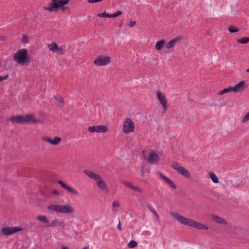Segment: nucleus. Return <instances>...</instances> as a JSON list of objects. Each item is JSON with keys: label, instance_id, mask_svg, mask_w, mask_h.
<instances>
[{"label": "nucleus", "instance_id": "f257e3e1", "mask_svg": "<svg viewBox=\"0 0 249 249\" xmlns=\"http://www.w3.org/2000/svg\"><path fill=\"white\" fill-rule=\"evenodd\" d=\"M170 213L173 218L181 224L192 227L199 230H206L208 229V227L207 226L191 219L187 218L178 213L171 212Z\"/></svg>", "mask_w": 249, "mask_h": 249}, {"label": "nucleus", "instance_id": "f03ea898", "mask_svg": "<svg viewBox=\"0 0 249 249\" xmlns=\"http://www.w3.org/2000/svg\"><path fill=\"white\" fill-rule=\"evenodd\" d=\"M84 173L89 178L93 179L98 188L105 193H108L109 192L107 184L102 177L99 174L88 169L84 170Z\"/></svg>", "mask_w": 249, "mask_h": 249}, {"label": "nucleus", "instance_id": "7ed1b4c3", "mask_svg": "<svg viewBox=\"0 0 249 249\" xmlns=\"http://www.w3.org/2000/svg\"><path fill=\"white\" fill-rule=\"evenodd\" d=\"M69 2V0H52L48 6L45 7L44 9L49 12L57 11L60 9L63 12H68L70 8L66 5Z\"/></svg>", "mask_w": 249, "mask_h": 249}, {"label": "nucleus", "instance_id": "20e7f679", "mask_svg": "<svg viewBox=\"0 0 249 249\" xmlns=\"http://www.w3.org/2000/svg\"><path fill=\"white\" fill-rule=\"evenodd\" d=\"M47 209L51 212H55L64 214L74 213L75 212L74 208L69 204L65 205L51 204L47 207Z\"/></svg>", "mask_w": 249, "mask_h": 249}, {"label": "nucleus", "instance_id": "39448f33", "mask_svg": "<svg viewBox=\"0 0 249 249\" xmlns=\"http://www.w3.org/2000/svg\"><path fill=\"white\" fill-rule=\"evenodd\" d=\"M14 60L18 64L24 65L30 62L28 56V51L26 49L18 50L13 55Z\"/></svg>", "mask_w": 249, "mask_h": 249}, {"label": "nucleus", "instance_id": "423d86ee", "mask_svg": "<svg viewBox=\"0 0 249 249\" xmlns=\"http://www.w3.org/2000/svg\"><path fill=\"white\" fill-rule=\"evenodd\" d=\"M162 154L161 151L151 150L148 154L146 161L150 164H156L159 161Z\"/></svg>", "mask_w": 249, "mask_h": 249}, {"label": "nucleus", "instance_id": "0eeeda50", "mask_svg": "<svg viewBox=\"0 0 249 249\" xmlns=\"http://www.w3.org/2000/svg\"><path fill=\"white\" fill-rule=\"evenodd\" d=\"M135 130V124L130 118H127L123 124V131L124 133L133 132Z\"/></svg>", "mask_w": 249, "mask_h": 249}, {"label": "nucleus", "instance_id": "6e6552de", "mask_svg": "<svg viewBox=\"0 0 249 249\" xmlns=\"http://www.w3.org/2000/svg\"><path fill=\"white\" fill-rule=\"evenodd\" d=\"M156 96L160 103L161 105L164 112H166L168 108L167 101L166 95L159 91L156 92Z\"/></svg>", "mask_w": 249, "mask_h": 249}, {"label": "nucleus", "instance_id": "1a4fd4ad", "mask_svg": "<svg viewBox=\"0 0 249 249\" xmlns=\"http://www.w3.org/2000/svg\"><path fill=\"white\" fill-rule=\"evenodd\" d=\"M171 167L184 177L187 178L191 177L190 173L186 168L180 166L178 163H174L172 164Z\"/></svg>", "mask_w": 249, "mask_h": 249}, {"label": "nucleus", "instance_id": "9d476101", "mask_svg": "<svg viewBox=\"0 0 249 249\" xmlns=\"http://www.w3.org/2000/svg\"><path fill=\"white\" fill-rule=\"evenodd\" d=\"M111 62V58L109 56L100 55L94 61V63L98 66L107 65Z\"/></svg>", "mask_w": 249, "mask_h": 249}, {"label": "nucleus", "instance_id": "9b49d317", "mask_svg": "<svg viewBox=\"0 0 249 249\" xmlns=\"http://www.w3.org/2000/svg\"><path fill=\"white\" fill-rule=\"evenodd\" d=\"M22 229L18 227H7L3 228L1 232L4 235H10L21 231Z\"/></svg>", "mask_w": 249, "mask_h": 249}, {"label": "nucleus", "instance_id": "f8f14e48", "mask_svg": "<svg viewBox=\"0 0 249 249\" xmlns=\"http://www.w3.org/2000/svg\"><path fill=\"white\" fill-rule=\"evenodd\" d=\"M58 183L61 185V186L66 190L68 192L75 196H78L79 195V192L76 190L75 188L72 187L68 186L65 183L63 182L61 180H58Z\"/></svg>", "mask_w": 249, "mask_h": 249}, {"label": "nucleus", "instance_id": "ddd939ff", "mask_svg": "<svg viewBox=\"0 0 249 249\" xmlns=\"http://www.w3.org/2000/svg\"><path fill=\"white\" fill-rule=\"evenodd\" d=\"M42 139L49 144L53 145H57L61 141V138L59 137H55L53 139L48 136H43Z\"/></svg>", "mask_w": 249, "mask_h": 249}, {"label": "nucleus", "instance_id": "4468645a", "mask_svg": "<svg viewBox=\"0 0 249 249\" xmlns=\"http://www.w3.org/2000/svg\"><path fill=\"white\" fill-rule=\"evenodd\" d=\"M48 47L49 50L53 53H56L59 55H63L64 54L62 48L59 47L57 44L55 42L48 44Z\"/></svg>", "mask_w": 249, "mask_h": 249}, {"label": "nucleus", "instance_id": "2eb2a0df", "mask_svg": "<svg viewBox=\"0 0 249 249\" xmlns=\"http://www.w3.org/2000/svg\"><path fill=\"white\" fill-rule=\"evenodd\" d=\"M159 177L167 184H168L171 188L173 189H176L177 188L175 184L172 182L168 178L160 172L157 173Z\"/></svg>", "mask_w": 249, "mask_h": 249}, {"label": "nucleus", "instance_id": "dca6fc26", "mask_svg": "<svg viewBox=\"0 0 249 249\" xmlns=\"http://www.w3.org/2000/svg\"><path fill=\"white\" fill-rule=\"evenodd\" d=\"M8 120L12 122H16L17 123H26L25 115L13 116L9 118Z\"/></svg>", "mask_w": 249, "mask_h": 249}, {"label": "nucleus", "instance_id": "f3484780", "mask_svg": "<svg viewBox=\"0 0 249 249\" xmlns=\"http://www.w3.org/2000/svg\"><path fill=\"white\" fill-rule=\"evenodd\" d=\"M233 92L237 93L242 91L245 89V82H240L238 84L232 87Z\"/></svg>", "mask_w": 249, "mask_h": 249}, {"label": "nucleus", "instance_id": "a211bd4d", "mask_svg": "<svg viewBox=\"0 0 249 249\" xmlns=\"http://www.w3.org/2000/svg\"><path fill=\"white\" fill-rule=\"evenodd\" d=\"M122 183L128 188H130L133 191H137L140 193L142 192V190L138 186H134L133 183L130 182L123 181Z\"/></svg>", "mask_w": 249, "mask_h": 249}, {"label": "nucleus", "instance_id": "6ab92c4d", "mask_svg": "<svg viewBox=\"0 0 249 249\" xmlns=\"http://www.w3.org/2000/svg\"><path fill=\"white\" fill-rule=\"evenodd\" d=\"M210 220L220 224H226L227 223L226 221L224 219L215 215L212 214L210 215Z\"/></svg>", "mask_w": 249, "mask_h": 249}, {"label": "nucleus", "instance_id": "aec40b11", "mask_svg": "<svg viewBox=\"0 0 249 249\" xmlns=\"http://www.w3.org/2000/svg\"><path fill=\"white\" fill-rule=\"evenodd\" d=\"M141 175L142 177V181L146 182L149 178V172L148 170H144L143 168H141Z\"/></svg>", "mask_w": 249, "mask_h": 249}, {"label": "nucleus", "instance_id": "412c9836", "mask_svg": "<svg viewBox=\"0 0 249 249\" xmlns=\"http://www.w3.org/2000/svg\"><path fill=\"white\" fill-rule=\"evenodd\" d=\"M26 123H38L39 122V120L36 119L34 115L33 114H27L25 115Z\"/></svg>", "mask_w": 249, "mask_h": 249}, {"label": "nucleus", "instance_id": "4be33fe9", "mask_svg": "<svg viewBox=\"0 0 249 249\" xmlns=\"http://www.w3.org/2000/svg\"><path fill=\"white\" fill-rule=\"evenodd\" d=\"M178 38H175L170 41L166 44V48L168 49H170L171 48H174L175 46V45L177 41H178Z\"/></svg>", "mask_w": 249, "mask_h": 249}, {"label": "nucleus", "instance_id": "5701e85b", "mask_svg": "<svg viewBox=\"0 0 249 249\" xmlns=\"http://www.w3.org/2000/svg\"><path fill=\"white\" fill-rule=\"evenodd\" d=\"M97 126V133H105L108 131V128L107 126L101 125Z\"/></svg>", "mask_w": 249, "mask_h": 249}, {"label": "nucleus", "instance_id": "b1692460", "mask_svg": "<svg viewBox=\"0 0 249 249\" xmlns=\"http://www.w3.org/2000/svg\"><path fill=\"white\" fill-rule=\"evenodd\" d=\"M209 177L211 179V180L215 184H217L218 183V179L217 178V176L216 174L213 172H210L209 173Z\"/></svg>", "mask_w": 249, "mask_h": 249}, {"label": "nucleus", "instance_id": "393cba45", "mask_svg": "<svg viewBox=\"0 0 249 249\" xmlns=\"http://www.w3.org/2000/svg\"><path fill=\"white\" fill-rule=\"evenodd\" d=\"M165 45V42L164 40H160L156 43L155 48L156 50L159 51L162 49Z\"/></svg>", "mask_w": 249, "mask_h": 249}, {"label": "nucleus", "instance_id": "a878e982", "mask_svg": "<svg viewBox=\"0 0 249 249\" xmlns=\"http://www.w3.org/2000/svg\"><path fill=\"white\" fill-rule=\"evenodd\" d=\"M233 92L232 87H229L228 88L224 89L222 90L218 93V95H222L224 94Z\"/></svg>", "mask_w": 249, "mask_h": 249}, {"label": "nucleus", "instance_id": "bb28decb", "mask_svg": "<svg viewBox=\"0 0 249 249\" xmlns=\"http://www.w3.org/2000/svg\"><path fill=\"white\" fill-rule=\"evenodd\" d=\"M36 219L44 223H47L49 222L47 218L45 216H38L36 217Z\"/></svg>", "mask_w": 249, "mask_h": 249}, {"label": "nucleus", "instance_id": "cd10ccee", "mask_svg": "<svg viewBox=\"0 0 249 249\" xmlns=\"http://www.w3.org/2000/svg\"><path fill=\"white\" fill-rule=\"evenodd\" d=\"M58 219H54L53 221H52L48 225V227H55L57 226L58 223Z\"/></svg>", "mask_w": 249, "mask_h": 249}, {"label": "nucleus", "instance_id": "c85d7f7f", "mask_svg": "<svg viewBox=\"0 0 249 249\" xmlns=\"http://www.w3.org/2000/svg\"><path fill=\"white\" fill-rule=\"evenodd\" d=\"M249 42V38L248 37H244L241 39H239L237 40V42L242 43V44H246Z\"/></svg>", "mask_w": 249, "mask_h": 249}, {"label": "nucleus", "instance_id": "c756f323", "mask_svg": "<svg viewBox=\"0 0 249 249\" xmlns=\"http://www.w3.org/2000/svg\"><path fill=\"white\" fill-rule=\"evenodd\" d=\"M137 242L134 240L130 241L128 244L127 246L130 248H133L137 246Z\"/></svg>", "mask_w": 249, "mask_h": 249}, {"label": "nucleus", "instance_id": "7c9ffc66", "mask_svg": "<svg viewBox=\"0 0 249 249\" xmlns=\"http://www.w3.org/2000/svg\"><path fill=\"white\" fill-rule=\"evenodd\" d=\"M97 16L100 17H107V18H110V14L109 13H106L104 12L102 13L98 14Z\"/></svg>", "mask_w": 249, "mask_h": 249}, {"label": "nucleus", "instance_id": "2f4dec72", "mask_svg": "<svg viewBox=\"0 0 249 249\" xmlns=\"http://www.w3.org/2000/svg\"><path fill=\"white\" fill-rule=\"evenodd\" d=\"M122 14V12L120 11H117L116 12L113 14H110V18H115Z\"/></svg>", "mask_w": 249, "mask_h": 249}, {"label": "nucleus", "instance_id": "473e14b6", "mask_svg": "<svg viewBox=\"0 0 249 249\" xmlns=\"http://www.w3.org/2000/svg\"><path fill=\"white\" fill-rule=\"evenodd\" d=\"M88 130L91 133L97 132V126H90L88 128Z\"/></svg>", "mask_w": 249, "mask_h": 249}, {"label": "nucleus", "instance_id": "72a5a7b5", "mask_svg": "<svg viewBox=\"0 0 249 249\" xmlns=\"http://www.w3.org/2000/svg\"><path fill=\"white\" fill-rule=\"evenodd\" d=\"M249 120V112L247 113L242 120V122L245 123Z\"/></svg>", "mask_w": 249, "mask_h": 249}, {"label": "nucleus", "instance_id": "f704fd0d", "mask_svg": "<svg viewBox=\"0 0 249 249\" xmlns=\"http://www.w3.org/2000/svg\"><path fill=\"white\" fill-rule=\"evenodd\" d=\"M28 36L27 35H23V37L22 39V42L24 43H27L28 42Z\"/></svg>", "mask_w": 249, "mask_h": 249}, {"label": "nucleus", "instance_id": "c9c22d12", "mask_svg": "<svg viewBox=\"0 0 249 249\" xmlns=\"http://www.w3.org/2000/svg\"><path fill=\"white\" fill-rule=\"evenodd\" d=\"M228 31L230 33H235L238 31L237 29H235L233 26H231L229 28Z\"/></svg>", "mask_w": 249, "mask_h": 249}, {"label": "nucleus", "instance_id": "e433bc0d", "mask_svg": "<svg viewBox=\"0 0 249 249\" xmlns=\"http://www.w3.org/2000/svg\"><path fill=\"white\" fill-rule=\"evenodd\" d=\"M120 203L117 201H115L112 202V206L113 208H118L119 207Z\"/></svg>", "mask_w": 249, "mask_h": 249}, {"label": "nucleus", "instance_id": "4c0bfd02", "mask_svg": "<svg viewBox=\"0 0 249 249\" xmlns=\"http://www.w3.org/2000/svg\"><path fill=\"white\" fill-rule=\"evenodd\" d=\"M57 226H59L60 227L63 229L65 227V224L63 222L59 220Z\"/></svg>", "mask_w": 249, "mask_h": 249}, {"label": "nucleus", "instance_id": "58836bf2", "mask_svg": "<svg viewBox=\"0 0 249 249\" xmlns=\"http://www.w3.org/2000/svg\"><path fill=\"white\" fill-rule=\"evenodd\" d=\"M56 99L58 102L60 103H62L63 102V99L60 96H58L56 97Z\"/></svg>", "mask_w": 249, "mask_h": 249}, {"label": "nucleus", "instance_id": "ea45409f", "mask_svg": "<svg viewBox=\"0 0 249 249\" xmlns=\"http://www.w3.org/2000/svg\"><path fill=\"white\" fill-rule=\"evenodd\" d=\"M88 2L89 3H95V2H98L101 1H102V0H87Z\"/></svg>", "mask_w": 249, "mask_h": 249}, {"label": "nucleus", "instance_id": "a19ab883", "mask_svg": "<svg viewBox=\"0 0 249 249\" xmlns=\"http://www.w3.org/2000/svg\"><path fill=\"white\" fill-rule=\"evenodd\" d=\"M8 75H7L4 77H2V76H0V82L4 80H6L8 78Z\"/></svg>", "mask_w": 249, "mask_h": 249}, {"label": "nucleus", "instance_id": "79ce46f5", "mask_svg": "<svg viewBox=\"0 0 249 249\" xmlns=\"http://www.w3.org/2000/svg\"><path fill=\"white\" fill-rule=\"evenodd\" d=\"M136 24V22L133 21H131L129 24V26L130 27H133Z\"/></svg>", "mask_w": 249, "mask_h": 249}, {"label": "nucleus", "instance_id": "37998d69", "mask_svg": "<svg viewBox=\"0 0 249 249\" xmlns=\"http://www.w3.org/2000/svg\"><path fill=\"white\" fill-rule=\"evenodd\" d=\"M52 193L54 195H59L60 192L56 190H54L53 191Z\"/></svg>", "mask_w": 249, "mask_h": 249}, {"label": "nucleus", "instance_id": "c03bdc74", "mask_svg": "<svg viewBox=\"0 0 249 249\" xmlns=\"http://www.w3.org/2000/svg\"><path fill=\"white\" fill-rule=\"evenodd\" d=\"M117 228H118V229L121 230L120 222H119V223H118V224L117 225Z\"/></svg>", "mask_w": 249, "mask_h": 249}, {"label": "nucleus", "instance_id": "a18cd8bd", "mask_svg": "<svg viewBox=\"0 0 249 249\" xmlns=\"http://www.w3.org/2000/svg\"><path fill=\"white\" fill-rule=\"evenodd\" d=\"M151 212H152V213L155 215H156L157 213H156V211L154 210V209H152L151 210Z\"/></svg>", "mask_w": 249, "mask_h": 249}, {"label": "nucleus", "instance_id": "49530a36", "mask_svg": "<svg viewBox=\"0 0 249 249\" xmlns=\"http://www.w3.org/2000/svg\"><path fill=\"white\" fill-rule=\"evenodd\" d=\"M155 217H156V219L158 220L159 219V216H158V215L157 214L156 215H155Z\"/></svg>", "mask_w": 249, "mask_h": 249}, {"label": "nucleus", "instance_id": "de8ad7c7", "mask_svg": "<svg viewBox=\"0 0 249 249\" xmlns=\"http://www.w3.org/2000/svg\"><path fill=\"white\" fill-rule=\"evenodd\" d=\"M62 249H69L67 247H64L62 248Z\"/></svg>", "mask_w": 249, "mask_h": 249}, {"label": "nucleus", "instance_id": "09e8293b", "mask_svg": "<svg viewBox=\"0 0 249 249\" xmlns=\"http://www.w3.org/2000/svg\"><path fill=\"white\" fill-rule=\"evenodd\" d=\"M82 249H89L87 247H84Z\"/></svg>", "mask_w": 249, "mask_h": 249}, {"label": "nucleus", "instance_id": "8fccbe9b", "mask_svg": "<svg viewBox=\"0 0 249 249\" xmlns=\"http://www.w3.org/2000/svg\"><path fill=\"white\" fill-rule=\"evenodd\" d=\"M246 72L249 73V69L246 70Z\"/></svg>", "mask_w": 249, "mask_h": 249}]
</instances>
